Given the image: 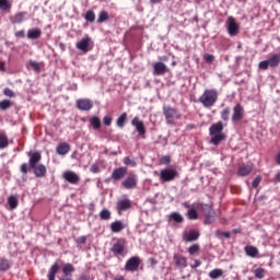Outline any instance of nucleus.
Returning a JSON list of instances; mask_svg holds the SVG:
<instances>
[{
	"label": "nucleus",
	"instance_id": "nucleus-1",
	"mask_svg": "<svg viewBox=\"0 0 280 280\" xmlns=\"http://www.w3.org/2000/svg\"><path fill=\"white\" fill-rule=\"evenodd\" d=\"M199 102L205 106V108L215 106V103L218 102V90H206L199 97Z\"/></svg>",
	"mask_w": 280,
	"mask_h": 280
},
{
	"label": "nucleus",
	"instance_id": "nucleus-2",
	"mask_svg": "<svg viewBox=\"0 0 280 280\" xmlns=\"http://www.w3.org/2000/svg\"><path fill=\"white\" fill-rule=\"evenodd\" d=\"M163 115L166 119V124L168 126H172L174 124L175 119H180V114L176 110V108L171 106H164L163 107Z\"/></svg>",
	"mask_w": 280,
	"mask_h": 280
},
{
	"label": "nucleus",
	"instance_id": "nucleus-3",
	"mask_svg": "<svg viewBox=\"0 0 280 280\" xmlns=\"http://www.w3.org/2000/svg\"><path fill=\"white\" fill-rule=\"evenodd\" d=\"M159 176L161 183H172V180H176V178H178V171L174 168H164L160 172Z\"/></svg>",
	"mask_w": 280,
	"mask_h": 280
},
{
	"label": "nucleus",
	"instance_id": "nucleus-4",
	"mask_svg": "<svg viewBox=\"0 0 280 280\" xmlns=\"http://www.w3.org/2000/svg\"><path fill=\"white\" fill-rule=\"evenodd\" d=\"M113 255H118L119 257H126V241L124 238L117 240L110 248Z\"/></svg>",
	"mask_w": 280,
	"mask_h": 280
},
{
	"label": "nucleus",
	"instance_id": "nucleus-5",
	"mask_svg": "<svg viewBox=\"0 0 280 280\" xmlns=\"http://www.w3.org/2000/svg\"><path fill=\"white\" fill-rule=\"evenodd\" d=\"M128 209H132V200L127 197H122L116 202V211L119 215L124 213V211H128Z\"/></svg>",
	"mask_w": 280,
	"mask_h": 280
},
{
	"label": "nucleus",
	"instance_id": "nucleus-6",
	"mask_svg": "<svg viewBox=\"0 0 280 280\" xmlns=\"http://www.w3.org/2000/svg\"><path fill=\"white\" fill-rule=\"evenodd\" d=\"M75 47L77 49H79V51H83L84 54H86L88 51H91V49H93V39H91V37L86 35L75 44Z\"/></svg>",
	"mask_w": 280,
	"mask_h": 280
},
{
	"label": "nucleus",
	"instance_id": "nucleus-7",
	"mask_svg": "<svg viewBox=\"0 0 280 280\" xmlns=\"http://www.w3.org/2000/svg\"><path fill=\"white\" fill-rule=\"evenodd\" d=\"M139 266H141V258L132 256L127 260L125 270H127V272H137V270H139Z\"/></svg>",
	"mask_w": 280,
	"mask_h": 280
},
{
	"label": "nucleus",
	"instance_id": "nucleus-8",
	"mask_svg": "<svg viewBox=\"0 0 280 280\" xmlns=\"http://www.w3.org/2000/svg\"><path fill=\"white\" fill-rule=\"evenodd\" d=\"M226 31L230 36H237V34H240V24L235 22V18L233 16L228 18Z\"/></svg>",
	"mask_w": 280,
	"mask_h": 280
},
{
	"label": "nucleus",
	"instance_id": "nucleus-9",
	"mask_svg": "<svg viewBox=\"0 0 280 280\" xmlns=\"http://www.w3.org/2000/svg\"><path fill=\"white\" fill-rule=\"evenodd\" d=\"M138 183H139V177L132 174L126 177L125 180H122L121 187H124V189H135Z\"/></svg>",
	"mask_w": 280,
	"mask_h": 280
},
{
	"label": "nucleus",
	"instance_id": "nucleus-10",
	"mask_svg": "<svg viewBox=\"0 0 280 280\" xmlns=\"http://www.w3.org/2000/svg\"><path fill=\"white\" fill-rule=\"evenodd\" d=\"M62 178H65L70 185H78V183H80V175L73 171H66L62 174Z\"/></svg>",
	"mask_w": 280,
	"mask_h": 280
},
{
	"label": "nucleus",
	"instance_id": "nucleus-11",
	"mask_svg": "<svg viewBox=\"0 0 280 280\" xmlns=\"http://www.w3.org/2000/svg\"><path fill=\"white\" fill-rule=\"evenodd\" d=\"M244 119V107L242 105L236 104L233 108L232 121L233 124H237V121H242Z\"/></svg>",
	"mask_w": 280,
	"mask_h": 280
},
{
	"label": "nucleus",
	"instance_id": "nucleus-12",
	"mask_svg": "<svg viewBox=\"0 0 280 280\" xmlns=\"http://www.w3.org/2000/svg\"><path fill=\"white\" fill-rule=\"evenodd\" d=\"M203 214L206 217L205 224H211L215 222V211L210 206L203 208Z\"/></svg>",
	"mask_w": 280,
	"mask_h": 280
},
{
	"label": "nucleus",
	"instance_id": "nucleus-13",
	"mask_svg": "<svg viewBox=\"0 0 280 280\" xmlns=\"http://www.w3.org/2000/svg\"><path fill=\"white\" fill-rule=\"evenodd\" d=\"M131 126H135L140 137H143V135H145V125L143 124V120L139 119V117H135L131 120Z\"/></svg>",
	"mask_w": 280,
	"mask_h": 280
},
{
	"label": "nucleus",
	"instance_id": "nucleus-14",
	"mask_svg": "<svg viewBox=\"0 0 280 280\" xmlns=\"http://www.w3.org/2000/svg\"><path fill=\"white\" fill-rule=\"evenodd\" d=\"M77 108H79V110H91V108H93V101L80 98L77 101Z\"/></svg>",
	"mask_w": 280,
	"mask_h": 280
},
{
	"label": "nucleus",
	"instance_id": "nucleus-15",
	"mask_svg": "<svg viewBox=\"0 0 280 280\" xmlns=\"http://www.w3.org/2000/svg\"><path fill=\"white\" fill-rule=\"evenodd\" d=\"M211 139H210V143H212V145H220L221 141H224V139H226V135H224L223 131L221 132H209Z\"/></svg>",
	"mask_w": 280,
	"mask_h": 280
},
{
	"label": "nucleus",
	"instance_id": "nucleus-16",
	"mask_svg": "<svg viewBox=\"0 0 280 280\" xmlns=\"http://www.w3.org/2000/svg\"><path fill=\"white\" fill-rule=\"evenodd\" d=\"M167 73V65L159 61L153 63V75H165Z\"/></svg>",
	"mask_w": 280,
	"mask_h": 280
},
{
	"label": "nucleus",
	"instance_id": "nucleus-17",
	"mask_svg": "<svg viewBox=\"0 0 280 280\" xmlns=\"http://www.w3.org/2000/svg\"><path fill=\"white\" fill-rule=\"evenodd\" d=\"M126 174H128V167L120 166L113 171L112 178H113V180H121V178H124V176H126Z\"/></svg>",
	"mask_w": 280,
	"mask_h": 280
},
{
	"label": "nucleus",
	"instance_id": "nucleus-18",
	"mask_svg": "<svg viewBox=\"0 0 280 280\" xmlns=\"http://www.w3.org/2000/svg\"><path fill=\"white\" fill-rule=\"evenodd\" d=\"M200 237V233L196 230H189L183 233L184 242H196Z\"/></svg>",
	"mask_w": 280,
	"mask_h": 280
},
{
	"label": "nucleus",
	"instance_id": "nucleus-19",
	"mask_svg": "<svg viewBox=\"0 0 280 280\" xmlns=\"http://www.w3.org/2000/svg\"><path fill=\"white\" fill-rule=\"evenodd\" d=\"M31 167L37 178H45L47 176V167L44 164H37Z\"/></svg>",
	"mask_w": 280,
	"mask_h": 280
},
{
	"label": "nucleus",
	"instance_id": "nucleus-20",
	"mask_svg": "<svg viewBox=\"0 0 280 280\" xmlns=\"http://www.w3.org/2000/svg\"><path fill=\"white\" fill-rule=\"evenodd\" d=\"M28 163L31 165V167H34L36 165H38V163H40V159H43V156L40 155V152L35 151L34 153L28 152Z\"/></svg>",
	"mask_w": 280,
	"mask_h": 280
},
{
	"label": "nucleus",
	"instance_id": "nucleus-21",
	"mask_svg": "<svg viewBox=\"0 0 280 280\" xmlns=\"http://www.w3.org/2000/svg\"><path fill=\"white\" fill-rule=\"evenodd\" d=\"M70 151L71 145H69V143L67 142L60 143L56 149L57 154H59L60 156H67V154H69Z\"/></svg>",
	"mask_w": 280,
	"mask_h": 280
},
{
	"label": "nucleus",
	"instance_id": "nucleus-22",
	"mask_svg": "<svg viewBox=\"0 0 280 280\" xmlns=\"http://www.w3.org/2000/svg\"><path fill=\"white\" fill-rule=\"evenodd\" d=\"M109 229H110L112 233H121V231H124V229H126V224H124L119 220H116L110 223Z\"/></svg>",
	"mask_w": 280,
	"mask_h": 280
},
{
	"label": "nucleus",
	"instance_id": "nucleus-23",
	"mask_svg": "<svg viewBox=\"0 0 280 280\" xmlns=\"http://www.w3.org/2000/svg\"><path fill=\"white\" fill-rule=\"evenodd\" d=\"M173 260L175 261V266L177 268H187V258L185 256L175 255Z\"/></svg>",
	"mask_w": 280,
	"mask_h": 280
},
{
	"label": "nucleus",
	"instance_id": "nucleus-24",
	"mask_svg": "<svg viewBox=\"0 0 280 280\" xmlns=\"http://www.w3.org/2000/svg\"><path fill=\"white\" fill-rule=\"evenodd\" d=\"M244 252L247 255V257H252V258H255L259 255V249L253 245L245 246Z\"/></svg>",
	"mask_w": 280,
	"mask_h": 280
},
{
	"label": "nucleus",
	"instance_id": "nucleus-25",
	"mask_svg": "<svg viewBox=\"0 0 280 280\" xmlns=\"http://www.w3.org/2000/svg\"><path fill=\"white\" fill-rule=\"evenodd\" d=\"M250 172H253V164H243L242 166H240L237 174L240 176H248Z\"/></svg>",
	"mask_w": 280,
	"mask_h": 280
},
{
	"label": "nucleus",
	"instance_id": "nucleus-26",
	"mask_svg": "<svg viewBox=\"0 0 280 280\" xmlns=\"http://www.w3.org/2000/svg\"><path fill=\"white\" fill-rule=\"evenodd\" d=\"M10 145V140L8 139V135L5 131L0 130V150H5Z\"/></svg>",
	"mask_w": 280,
	"mask_h": 280
},
{
	"label": "nucleus",
	"instance_id": "nucleus-27",
	"mask_svg": "<svg viewBox=\"0 0 280 280\" xmlns=\"http://www.w3.org/2000/svg\"><path fill=\"white\" fill-rule=\"evenodd\" d=\"M43 31L40 28H33L27 31V38L30 40H36L39 36H42Z\"/></svg>",
	"mask_w": 280,
	"mask_h": 280
},
{
	"label": "nucleus",
	"instance_id": "nucleus-28",
	"mask_svg": "<svg viewBox=\"0 0 280 280\" xmlns=\"http://www.w3.org/2000/svg\"><path fill=\"white\" fill-rule=\"evenodd\" d=\"M58 270H60V265H58V262H55L48 271V280H56V275H58Z\"/></svg>",
	"mask_w": 280,
	"mask_h": 280
},
{
	"label": "nucleus",
	"instance_id": "nucleus-29",
	"mask_svg": "<svg viewBox=\"0 0 280 280\" xmlns=\"http://www.w3.org/2000/svg\"><path fill=\"white\" fill-rule=\"evenodd\" d=\"M8 205L11 211H14L19 207V197L11 195L8 197Z\"/></svg>",
	"mask_w": 280,
	"mask_h": 280
},
{
	"label": "nucleus",
	"instance_id": "nucleus-30",
	"mask_svg": "<svg viewBox=\"0 0 280 280\" xmlns=\"http://www.w3.org/2000/svg\"><path fill=\"white\" fill-rule=\"evenodd\" d=\"M267 61L269 62V67H271V69H275V67H279L280 65V55H273L269 59H267Z\"/></svg>",
	"mask_w": 280,
	"mask_h": 280
},
{
	"label": "nucleus",
	"instance_id": "nucleus-31",
	"mask_svg": "<svg viewBox=\"0 0 280 280\" xmlns=\"http://www.w3.org/2000/svg\"><path fill=\"white\" fill-rule=\"evenodd\" d=\"M224 131V124L222 121L215 122L210 126L209 132H223Z\"/></svg>",
	"mask_w": 280,
	"mask_h": 280
},
{
	"label": "nucleus",
	"instance_id": "nucleus-32",
	"mask_svg": "<svg viewBox=\"0 0 280 280\" xmlns=\"http://www.w3.org/2000/svg\"><path fill=\"white\" fill-rule=\"evenodd\" d=\"M170 220H173V222H176V224H180V223H183V221L185 219L183 218L182 213H179V212H172L170 214Z\"/></svg>",
	"mask_w": 280,
	"mask_h": 280
},
{
	"label": "nucleus",
	"instance_id": "nucleus-33",
	"mask_svg": "<svg viewBox=\"0 0 280 280\" xmlns=\"http://www.w3.org/2000/svg\"><path fill=\"white\" fill-rule=\"evenodd\" d=\"M90 124H91V126H93L94 130H100V128H102V120L97 116H93L90 119Z\"/></svg>",
	"mask_w": 280,
	"mask_h": 280
},
{
	"label": "nucleus",
	"instance_id": "nucleus-34",
	"mask_svg": "<svg viewBox=\"0 0 280 280\" xmlns=\"http://www.w3.org/2000/svg\"><path fill=\"white\" fill-rule=\"evenodd\" d=\"M75 271V267H73L71 264H66L62 268V273L65 277H71V272Z\"/></svg>",
	"mask_w": 280,
	"mask_h": 280
},
{
	"label": "nucleus",
	"instance_id": "nucleus-35",
	"mask_svg": "<svg viewBox=\"0 0 280 280\" xmlns=\"http://www.w3.org/2000/svg\"><path fill=\"white\" fill-rule=\"evenodd\" d=\"M112 215H113V213L110 212V210H108L106 208L101 210V212H100V219L104 220V221L110 220Z\"/></svg>",
	"mask_w": 280,
	"mask_h": 280
},
{
	"label": "nucleus",
	"instance_id": "nucleus-36",
	"mask_svg": "<svg viewBox=\"0 0 280 280\" xmlns=\"http://www.w3.org/2000/svg\"><path fill=\"white\" fill-rule=\"evenodd\" d=\"M126 119H128V114L122 113L116 121L118 128H124L126 126Z\"/></svg>",
	"mask_w": 280,
	"mask_h": 280
},
{
	"label": "nucleus",
	"instance_id": "nucleus-37",
	"mask_svg": "<svg viewBox=\"0 0 280 280\" xmlns=\"http://www.w3.org/2000/svg\"><path fill=\"white\" fill-rule=\"evenodd\" d=\"M224 275V271L222 269H213L209 272L210 279H220Z\"/></svg>",
	"mask_w": 280,
	"mask_h": 280
},
{
	"label": "nucleus",
	"instance_id": "nucleus-38",
	"mask_svg": "<svg viewBox=\"0 0 280 280\" xmlns=\"http://www.w3.org/2000/svg\"><path fill=\"white\" fill-rule=\"evenodd\" d=\"M5 270H10V260L0 258V271L5 272Z\"/></svg>",
	"mask_w": 280,
	"mask_h": 280
},
{
	"label": "nucleus",
	"instance_id": "nucleus-39",
	"mask_svg": "<svg viewBox=\"0 0 280 280\" xmlns=\"http://www.w3.org/2000/svg\"><path fill=\"white\" fill-rule=\"evenodd\" d=\"M0 10L3 12L12 10V2L10 0H0Z\"/></svg>",
	"mask_w": 280,
	"mask_h": 280
},
{
	"label": "nucleus",
	"instance_id": "nucleus-40",
	"mask_svg": "<svg viewBox=\"0 0 280 280\" xmlns=\"http://www.w3.org/2000/svg\"><path fill=\"white\" fill-rule=\"evenodd\" d=\"M25 14H27L26 12H20L18 14L14 15L12 23H23V21H25Z\"/></svg>",
	"mask_w": 280,
	"mask_h": 280
},
{
	"label": "nucleus",
	"instance_id": "nucleus-41",
	"mask_svg": "<svg viewBox=\"0 0 280 280\" xmlns=\"http://www.w3.org/2000/svg\"><path fill=\"white\" fill-rule=\"evenodd\" d=\"M8 108H12V101L10 100H3L0 102V109L1 110H8Z\"/></svg>",
	"mask_w": 280,
	"mask_h": 280
},
{
	"label": "nucleus",
	"instance_id": "nucleus-42",
	"mask_svg": "<svg viewBox=\"0 0 280 280\" xmlns=\"http://www.w3.org/2000/svg\"><path fill=\"white\" fill-rule=\"evenodd\" d=\"M84 19L85 21H88V23L95 22V12H93L92 10L86 11Z\"/></svg>",
	"mask_w": 280,
	"mask_h": 280
},
{
	"label": "nucleus",
	"instance_id": "nucleus-43",
	"mask_svg": "<svg viewBox=\"0 0 280 280\" xmlns=\"http://www.w3.org/2000/svg\"><path fill=\"white\" fill-rule=\"evenodd\" d=\"M254 276L256 277V279H264L266 277V270L264 268H257L254 271Z\"/></svg>",
	"mask_w": 280,
	"mask_h": 280
},
{
	"label": "nucleus",
	"instance_id": "nucleus-44",
	"mask_svg": "<svg viewBox=\"0 0 280 280\" xmlns=\"http://www.w3.org/2000/svg\"><path fill=\"white\" fill-rule=\"evenodd\" d=\"M106 21H108V12L101 11L98 14L97 23H104Z\"/></svg>",
	"mask_w": 280,
	"mask_h": 280
},
{
	"label": "nucleus",
	"instance_id": "nucleus-45",
	"mask_svg": "<svg viewBox=\"0 0 280 280\" xmlns=\"http://www.w3.org/2000/svg\"><path fill=\"white\" fill-rule=\"evenodd\" d=\"M189 255H198L200 253V245L194 244L188 248Z\"/></svg>",
	"mask_w": 280,
	"mask_h": 280
},
{
	"label": "nucleus",
	"instance_id": "nucleus-46",
	"mask_svg": "<svg viewBox=\"0 0 280 280\" xmlns=\"http://www.w3.org/2000/svg\"><path fill=\"white\" fill-rule=\"evenodd\" d=\"M231 115V108L225 107L222 112H221V119H223V121H229V116Z\"/></svg>",
	"mask_w": 280,
	"mask_h": 280
},
{
	"label": "nucleus",
	"instance_id": "nucleus-47",
	"mask_svg": "<svg viewBox=\"0 0 280 280\" xmlns=\"http://www.w3.org/2000/svg\"><path fill=\"white\" fill-rule=\"evenodd\" d=\"M188 220H198V211L196 209L188 210Z\"/></svg>",
	"mask_w": 280,
	"mask_h": 280
},
{
	"label": "nucleus",
	"instance_id": "nucleus-48",
	"mask_svg": "<svg viewBox=\"0 0 280 280\" xmlns=\"http://www.w3.org/2000/svg\"><path fill=\"white\" fill-rule=\"evenodd\" d=\"M3 95H5V97H16V93H14L10 88H5L3 90Z\"/></svg>",
	"mask_w": 280,
	"mask_h": 280
},
{
	"label": "nucleus",
	"instance_id": "nucleus-49",
	"mask_svg": "<svg viewBox=\"0 0 280 280\" xmlns=\"http://www.w3.org/2000/svg\"><path fill=\"white\" fill-rule=\"evenodd\" d=\"M124 164L125 165H130V167H137V162L130 158H125L124 159Z\"/></svg>",
	"mask_w": 280,
	"mask_h": 280
},
{
	"label": "nucleus",
	"instance_id": "nucleus-50",
	"mask_svg": "<svg viewBox=\"0 0 280 280\" xmlns=\"http://www.w3.org/2000/svg\"><path fill=\"white\" fill-rule=\"evenodd\" d=\"M203 60H205V62H207L208 65H211V62H212L213 60H215V57H214L213 55H211V54H206V55H203Z\"/></svg>",
	"mask_w": 280,
	"mask_h": 280
},
{
	"label": "nucleus",
	"instance_id": "nucleus-51",
	"mask_svg": "<svg viewBox=\"0 0 280 280\" xmlns=\"http://www.w3.org/2000/svg\"><path fill=\"white\" fill-rule=\"evenodd\" d=\"M259 69H262L264 71L268 70V67H270V63L267 60L260 61L258 65Z\"/></svg>",
	"mask_w": 280,
	"mask_h": 280
},
{
	"label": "nucleus",
	"instance_id": "nucleus-52",
	"mask_svg": "<svg viewBox=\"0 0 280 280\" xmlns=\"http://www.w3.org/2000/svg\"><path fill=\"white\" fill-rule=\"evenodd\" d=\"M30 66L32 67V69H34V71H40V63L39 62L30 61Z\"/></svg>",
	"mask_w": 280,
	"mask_h": 280
},
{
	"label": "nucleus",
	"instance_id": "nucleus-53",
	"mask_svg": "<svg viewBox=\"0 0 280 280\" xmlns=\"http://www.w3.org/2000/svg\"><path fill=\"white\" fill-rule=\"evenodd\" d=\"M259 183H261V176H257L253 183H252V187H254V189H257V187H259Z\"/></svg>",
	"mask_w": 280,
	"mask_h": 280
},
{
	"label": "nucleus",
	"instance_id": "nucleus-54",
	"mask_svg": "<svg viewBox=\"0 0 280 280\" xmlns=\"http://www.w3.org/2000/svg\"><path fill=\"white\" fill-rule=\"evenodd\" d=\"M103 124H104L105 126H110V124H113V117H110V116H105V117L103 118Z\"/></svg>",
	"mask_w": 280,
	"mask_h": 280
},
{
	"label": "nucleus",
	"instance_id": "nucleus-55",
	"mask_svg": "<svg viewBox=\"0 0 280 280\" xmlns=\"http://www.w3.org/2000/svg\"><path fill=\"white\" fill-rule=\"evenodd\" d=\"M75 244H86V236H79L74 240Z\"/></svg>",
	"mask_w": 280,
	"mask_h": 280
},
{
	"label": "nucleus",
	"instance_id": "nucleus-56",
	"mask_svg": "<svg viewBox=\"0 0 280 280\" xmlns=\"http://www.w3.org/2000/svg\"><path fill=\"white\" fill-rule=\"evenodd\" d=\"M22 174H27L30 166L27 165V163H23L20 167Z\"/></svg>",
	"mask_w": 280,
	"mask_h": 280
},
{
	"label": "nucleus",
	"instance_id": "nucleus-57",
	"mask_svg": "<svg viewBox=\"0 0 280 280\" xmlns=\"http://www.w3.org/2000/svg\"><path fill=\"white\" fill-rule=\"evenodd\" d=\"M16 38H25V31H18L15 32Z\"/></svg>",
	"mask_w": 280,
	"mask_h": 280
},
{
	"label": "nucleus",
	"instance_id": "nucleus-58",
	"mask_svg": "<svg viewBox=\"0 0 280 280\" xmlns=\"http://www.w3.org/2000/svg\"><path fill=\"white\" fill-rule=\"evenodd\" d=\"M170 161H171L170 155H164V156L162 158V163H164L165 165H167V163H170Z\"/></svg>",
	"mask_w": 280,
	"mask_h": 280
},
{
	"label": "nucleus",
	"instance_id": "nucleus-59",
	"mask_svg": "<svg viewBox=\"0 0 280 280\" xmlns=\"http://www.w3.org/2000/svg\"><path fill=\"white\" fill-rule=\"evenodd\" d=\"M201 264L202 262L200 260H195V264L191 265V268H200Z\"/></svg>",
	"mask_w": 280,
	"mask_h": 280
},
{
	"label": "nucleus",
	"instance_id": "nucleus-60",
	"mask_svg": "<svg viewBox=\"0 0 280 280\" xmlns=\"http://www.w3.org/2000/svg\"><path fill=\"white\" fill-rule=\"evenodd\" d=\"M79 280H91V277L88 275H81Z\"/></svg>",
	"mask_w": 280,
	"mask_h": 280
},
{
	"label": "nucleus",
	"instance_id": "nucleus-61",
	"mask_svg": "<svg viewBox=\"0 0 280 280\" xmlns=\"http://www.w3.org/2000/svg\"><path fill=\"white\" fill-rule=\"evenodd\" d=\"M91 172H93V174H97V172H98L97 166L96 165H92Z\"/></svg>",
	"mask_w": 280,
	"mask_h": 280
},
{
	"label": "nucleus",
	"instance_id": "nucleus-62",
	"mask_svg": "<svg viewBox=\"0 0 280 280\" xmlns=\"http://www.w3.org/2000/svg\"><path fill=\"white\" fill-rule=\"evenodd\" d=\"M159 60H162V62H167V60H170V58L167 56H162L159 58Z\"/></svg>",
	"mask_w": 280,
	"mask_h": 280
},
{
	"label": "nucleus",
	"instance_id": "nucleus-63",
	"mask_svg": "<svg viewBox=\"0 0 280 280\" xmlns=\"http://www.w3.org/2000/svg\"><path fill=\"white\" fill-rule=\"evenodd\" d=\"M276 182L280 183V172L276 174Z\"/></svg>",
	"mask_w": 280,
	"mask_h": 280
},
{
	"label": "nucleus",
	"instance_id": "nucleus-64",
	"mask_svg": "<svg viewBox=\"0 0 280 280\" xmlns=\"http://www.w3.org/2000/svg\"><path fill=\"white\" fill-rule=\"evenodd\" d=\"M114 280H126V279L124 278V276H118Z\"/></svg>",
	"mask_w": 280,
	"mask_h": 280
}]
</instances>
